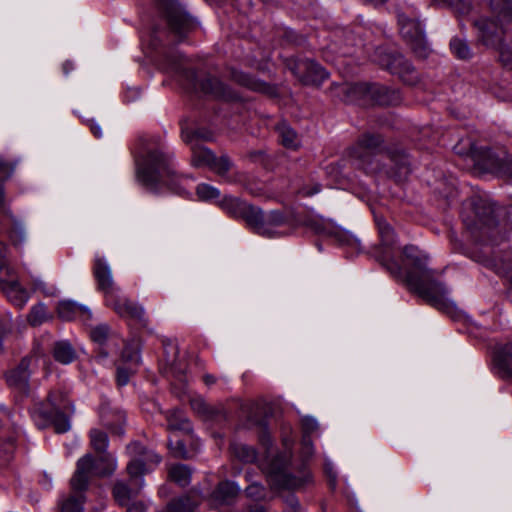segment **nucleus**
Returning a JSON list of instances; mask_svg holds the SVG:
<instances>
[{
	"instance_id": "2eb2a0df",
	"label": "nucleus",
	"mask_w": 512,
	"mask_h": 512,
	"mask_svg": "<svg viewBox=\"0 0 512 512\" xmlns=\"http://www.w3.org/2000/svg\"><path fill=\"white\" fill-rule=\"evenodd\" d=\"M253 217L251 228L259 235L266 237L276 236V228L285 223V216L278 210H272L268 213H263L260 208H256Z\"/></svg>"
},
{
	"instance_id": "052dcab7",
	"label": "nucleus",
	"mask_w": 512,
	"mask_h": 512,
	"mask_svg": "<svg viewBox=\"0 0 512 512\" xmlns=\"http://www.w3.org/2000/svg\"><path fill=\"white\" fill-rule=\"evenodd\" d=\"M387 266V268L390 270V272L392 274H395V275H399L400 272H401V269L399 267V265L395 262H392L391 265L390 264H385Z\"/></svg>"
},
{
	"instance_id": "423d86ee",
	"label": "nucleus",
	"mask_w": 512,
	"mask_h": 512,
	"mask_svg": "<svg viewBox=\"0 0 512 512\" xmlns=\"http://www.w3.org/2000/svg\"><path fill=\"white\" fill-rule=\"evenodd\" d=\"M72 412L73 407L66 395L62 391H52L47 403L35 409L33 418L41 428L51 424L57 433H65L70 429L69 414Z\"/></svg>"
},
{
	"instance_id": "49530a36",
	"label": "nucleus",
	"mask_w": 512,
	"mask_h": 512,
	"mask_svg": "<svg viewBox=\"0 0 512 512\" xmlns=\"http://www.w3.org/2000/svg\"><path fill=\"white\" fill-rule=\"evenodd\" d=\"M10 238L14 245H19V244L23 243L24 240L26 239L25 229L20 222H18V221L14 222V226L10 233Z\"/></svg>"
},
{
	"instance_id": "39448f33",
	"label": "nucleus",
	"mask_w": 512,
	"mask_h": 512,
	"mask_svg": "<svg viewBox=\"0 0 512 512\" xmlns=\"http://www.w3.org/2000/svg\"><path fill=\"white\" fill-rule=\"evenodd\" d=\"M127 453L131 457L127 465L131 487L123 481H117L113 488L114 498L122 506H127L130 500L137 496L144 485L142 476L161 461L158 454L147 450L138 442L128 445Z\"/></svg>"
},
{
	"instance_id": "69168bd1",
	"label": "nucleus",
	"mask_w": 512,
	"mask_h": 512,
	"mask_svg": "<svg viewBox=\"0 0 512 512\" xmlns=\"http://www.w3.org/2000/svg\"><path fill=\"white\" fill-rule=\"evenodd\" d=\"M288 502H289V504H290L292 507H294V506L298 505L297 500H296L293 496H290V497L288 498Z\"/></svg>"
},
{
	"instance_id": "8fccbe9b",
	"label": "nucleus",
	"mask_w": 512,
	"mask_h": 512,
	"mask_svg": "<svg viewBox=\"0 0 512 512\" xmlns=\"http://www.w3.org/2000/svg\"><path fill=\"white\" fill-rule=\"evenodd\" d=\"M307 226H309L312 230H314L318 234H329L330 227L329 224L324 222L322 219H313L307 222Z\"/></svg>"
},
{
	"instance_id": "5701e85b",
	"label": "nucleus",
	"mask_w": 512,
	"mask_h": 512,
	"mask_svg": "<svg viewBox=\"0 0 512 512\" xmlns=\"http://www.w3.org/2000/svg\"><path fill=\"white\" fill-rule=\"evenodd\" d=\"M380 63L392 74L399 75L405 81V76L413 71L411 64L402 55H386Z\"/></svg>"
},
{
	"instance_id": "7c9ffc66",
	"label": "nucleus",
	"mask_w": 512,
	"mask_h": 512,
	"mask_svg": "<svg viewBox=\"0 0 512 512\" xmlns=\"http://www.w3.org/2000/svg\"><path fill=\"white\" fill-rule=\"evenodd\" d=\"M198 506V501L191 496H185L170 502L164 509L159 512H194Z\"/></svg>"
},
{
	"instance_id": "20e7f679",
	"label": "nucleus",
	"mask_w": 512,
	"mask_h": 512,
	"mask_svg": "<svg viewBox=\"0 0 512 512\" xmlns=\"http://www.w3.org/2000/svg\"><path fill=\"white\" fill-rule=\"evenodd\" d=\"M93 275L97 289L103 293L104 303L121 318L135 320L141 323L146 321L143 306L124 296L113 279L112 269L107 261L96 255L93 264Z\"/></svg>"
},
{
	"instance_id": "aec40b11",
	"label": "nucleus",
	"mask_w": 512,
	"mask_h": 512,
	"mask_svg": "<svg viewBox=\"0 0 512 512\" xmlns=\"http://www.w3.org/2000/svg\"><path fill=\"white\" fill-rule=\"evenodd\" d=\"M366 89L371 98L379 105H395L401 99L397 91L391 90L385 86L371 84L366 85Z\"/></svg>"
},
{
	"instance_id": "f8f14e48",
	"label": "nucleus",
	"mask_w": 512,
	"mask_h": 512,
	"mask_svg": "<svg viewBox=\"0 0 512 512\" xmlns=\"http://www.w3.org/2000/svg\"><path fill=\"white\" fill-rule=\"evenodd\" d=\"M382 143L383 139L380 135L364 134L351 147L349 156L358 168L368 169Z\"/></svg>"
},
{
	"instance_id": "f704fd0d",
	"label": "nucleus",
	"mask_w": 512,
	"mask_h": 512,
	"mask_svg": "<svg viewBox=\"0 0 512 512\" xmlns=\"http://www.w3.org/2000/svg\"><path fill=\"white\" fill-rule=\"evenodd\" d=\"M89 435L92 448L98 453L106 452L109 443L107 434L101 430L92 429Z\"/></svg>"
},
{
	"instance_id": "6e6d98bb",
	"label": "nucleus",
	"mask_w": 512,
	"mask_h": 512,
	"mask_svg": "<svg viewBox=\"0 0 512 512\" xmlns=\"http://www.w3.org/2000/svg\"><path fill=\"white\" fill-rule=\"evenodd\" d=\"M303 425H304L305 429L309 432L314 431L315 429H317V426H318L316 420L313 418H305L303 420Z\"/></svg>"
},
{
	"instance_id": "393cba45",
	"label": "nucleus",
	"mask_w": 512,
	"mask_h": 512,
	"mask_svg": "<svg viewBox=\"0 0 512 512\" xmlns=\"http://www.w3.org/2000/svg\"><path fill=\"white\" fill-rule=\"evenodd\" d=\"M54 359L63 364L68 365L76 358V351L73 346L66 340L58 341L52 349Z\"/></svg>"
},
{
	"instance_id": "37998d69",
	"label": "nucleus",
	"mask_w": 512,
	"mask_h": 512,
	"mask_svg": "<svg viewBox=\"0 0 512 512\" xmlns=\"http://www.w3.org/2000/svg\"><path fill=\"white\" fill-rule=\"evenodd\" d=\"M13 167L0 157V207L4 205V190L2 184L12 175Z\"/></svg>"
},
{
	"instance_id": "bf43d9fd",
	"label": "nucleus",
	"mask_w": 512,
	"mask_h": 512,
	"mask_svg": "<svg viewBox=\"0 0 512 512\" xmlns=\"http://www.w3.org/2000/svg\"><path fill=\"white\" fill-rule=\"evenodd\" d=\"M320 191V187L319 186H315V188L313 190L311 189H307V188H303L300 193L305 196V197H308V196H312L316 193H318Z\"/></svg>"
},
{
	"instance_id": "c9c22d12",
	"label": "nucleus",
	"mask_w": 512,
	"mask_h": 512,
	"mask_svg": "<svg viewBox=\"0 0 512 512\" xmlns=\"http://www.w3.org/2000/svg\"><path fill=\"white\" fill-rule=\"evenodd\" d=\"M452 53L459 59H469L472 55L471 49L465 39L455 37L450 42Z\"/></svg>"
},
{
	"instance_id": "7ed1b4c3",
	"label": "nucleus",
	"mask_w": 512,
	"mask_h": 512,
	"mask_svg": "<svg viewBox=\"0 0 512 512\" xmlns=\"http://www.w3.org/2000/svg\"><path fill=\"white\" fill-rule=\"evenodd\" d=\"M404 256L411 260L415 270H410L405 275V282L409 289L432 306L445 310L450 307L451 301L448 290L441 282L432 277V271L425 265L426 257L419 254L415 246H405Z\"/></svg>"
},
{
	"instance_id": "bb28decb",
	"label": "nucleus",
	"mask_w": 512,
	"mask_h": 512,
	"mask_svg": "<svg viewBox=\"0 0 512 512\" xmlns=\"http://www.w3.org/2000/svg\"><path fill=\"white\" fill-rule=\"evenodd\" d=\"M240 487L232 481L219 483L214 491V497L221 502L228 503L232 501L240 492Z\"/></svg>"
},
{
	"instance_id": "c756f323",
	"label": "nucleus",
	"mask_w": 512,
	"mask_h": 512,
	"mask_svg": "<svg viewBox=\"0 0 512 512\" xmlns=\"http://www.w3.org/2000/svg\"><path fill=\"white\" fill-rule=\"evenodd\" d=\"M277 132L279 139L283 146L290 149H295L299 145L297 133L285 122L277 125Z\"/></svg>"
},
{
	"instance_id": "603ef678",
	"label": "nucleus",
	"mask_w": 512,
	"mask_h": 512,
	"mask_svg": "<svg viewBox=\"0 0 512 512\" xmlns=\"http://www.w3.org/2000/svg\"><path fill=\"white\" fill-rule=\"evenodd\" d=\"M136 368L128 366V368L118 367L117 382L120 386H124L129 382L130 375L134 373Z\"/></svg>"
},
{
	"instance_id": "72a5a7b5",
	"label": "nucleus",
	"mask_w": 512,
	"mask_h": 512,
	"mask_svg": "<svg viewBox=\"0 0 512 512\" xmlns=\"http://www.w3.org/2000/svg\"><path fill=\"white\" fill-rule=\"evenodd\" d=\"M84 495H70L59 501L60 512H83Z\"/></svg>"
},
{
	"instance_id": "680f3d73",
	"label": "nucleus",
	"mask_w": 512,
	"mask_h": 512,
	"mask_svg": "<svg viewBox=\"0 0 512 512\" xmlns=\"http://www.w3.org/2000/svg\"><path fill=\"white\" fill-rule=\"evenodd\" d=\"M203 380L204 382L207 384V385H211V384H214L215 383V378L214 376L210 375V374H206L203 376Z\"/></svg>"
},
{
	"instance_id": "412c9836",
	"label": "nucleus",
	"mask_w": 512,
	"mask_h": 512,
	"mask_svg": "<svg viewBox=\"0 0 512 512\" xmlns=\"http://www.w3.org/2000/svg\"><path fill=\"white\" fill-rule=\"evenodd\" d=\"M57 314L59 318L65 321H70L77 315L82 316L85 320L92 318V313L89 308L67 300L58 303Z\"/></svg>"
},
{
	"instance_id": "6ab92c4d",
	"label": "nucleus",
	"mask_w": 512,
	"mask_h": 512,
	"mask_svg": "<svg viewBox=\"0 0 512 512\" xmlns=\"http://www.w3.org/2000/svg\"><path fill=\"white\" fill-rule=\"evenodd\" d=\"M186 63L187 59L180 54L168 55L165 59L164 69L185 78L189 85L196 89V74L194 71L186 68Z\"/></svg>"
},
{
	"instance_id": "473e14b6",
	"label": "nucleus",
	"mask_w": 512,
	"mask_h": 512,
	"mask_svg": "<svg viewBox=\"0 0 512 512\" xmlns=\"http://www.w3.org/2000/svg\"><path fill=\"white\" fill-rule=\"evenodd\" d=\"M231 453L244 463H253L257 459L256 450L244 443H233L231 445Z\"/></svg>"
},
{
	"instance_id": "de8ad7c7",
	"label": "nucleus",
	"mask_w": 512,
	"mask_h": 512,
	"mask_svg": "<svg viewBox=\"0 0 512 512\" xmlns=\"http://www.w3.org/2000/svg\"><path fill=\"white\" fill-rule=\"evenodd\" d=\"M169 449L171 450L172 454L175 457L178 458H188L189 454L185 449L184 442L182 440H176L173 442L172 440H169L168 443Z\"/></svg>"
},
{
	"instance_id": "9b49d317",
	"label": "nucleus",
	"mask_w": 512,
	"mask_h": 512,
	"mask_svg": "<svg viewBox=\"0 0 512 512\" xmlns=\"http://www.w3.org/2000/svg\"><path fill=\"white\" fill-rule=\"evenodd\" d=\"M398 23L401 35L410 45L413 52L418 57H427L428 47L420 23L404 13H398Z\"/></svg>"
},
{
	"instance_id": "58836bf2",
	"label": "nucleus",
	"mask_w": 512,
	"mask_h": 512,
	"mask_svg": "<svg viewBox=\"0 0 512 512\" xmlns=\"http://www.w3.org/2000/svg\"><path fill=\"white\" fill-rule=\"evenodd\" d=\"M232 167V163L227 156L215 157L213 163H211L209 169L215 172L218 176L230 180L227 177V173Z\"/></svg>"
},
{
	"instance_id": "4be33fe9",
	"label": "nucleus",
	"mask_w": 512,
	"mask_h": 512,
	"mask_svg": "<svg viewBox=\"0 0 512 512\" xmlns=\"http://www.w3.org/2000/svg\"><path fill=\"white\" fill-rule=\"evenodd\" d=\"M199 89L204 94L211 95L219 99L229 100L234 97L226 85L215 77H207L202 80Z\"/></svg>"
},
{
	"instance_id": "5fc2aeb1",
	"label": "nucleus",
	"mask_w": 512,
	"mask_h": 512,
	"mask_svg": "<svg viewBox=\"0 0 512 512\" xmlns=\"http://www.w3.org/2000/svg\"><path fill=\"white\" fill-rule=\"evenodd\" d=\"M34 289L42 291L46 296H54L56 294L54 287H47V284L40 279L35 280Z\"/></svg>"
},
{
	"instance_id": "3c124183",
	"label": "nucleus",
	"mask_w": 512,
	"mask_h": 512,
	"mask_svg": "<svg viewBox=\"0 0 512 512\" xmlns=\"http://www.w3.org/2000/svg\"><path fill=\"white\" fill-rule=\"evenodd\" d=\"M443 2L447 3L449 6L453 7V9L461 14H467L470 11V3L466 2L464 0H442Z\"/></svg>"
},
{
	"instance_id": "f3484780",
	"label": "nucleus",
	"mask_w": 512,
	"mask_h": 512,
	"mask_svg": "<svg viewBox=\"0 0 512 512\" xmlns=\"http://www.w3.org/2000/svg\"><path fill=\"white\" fill-rule=\"evenodd\" d=\"M220 206L232 217L244 219L249 226H251L257 208L232 196H225L220 201Z\"/></svg>"
},
{
	"instance_id": "ea45409f",
	"label": "nucleus",
	"mask_w": 512,
	"mask_h": 512,
	"mask_svg": "<svg viewBox=\"0 0 512 512\" xmlns=\"http://www.w3.org/2000/svg\"><path fill=\"white\" fill-rule=\"evenodd\" d=\"M111 335V329L107 324L96 325L90 330V337L92 341L99 345H103Z\"/></svg>"
},
{
	"instance_id": "a211bd4d",
	"label": "nucleus",
	"mask_w": 512,
	"mask_h": 512,
	"mask_svg": "<svg viewBox=\"0 0 512 512\" xmlns=\"http://www.w3.org/2000/svg\"><path fill=\"white\" fill-rule=\"evenodd\" d=\"M13 272L9 275L2 274L0 287L7 298L17 307L22 308L30 298L26 289L22 288L17 280L12 278Z\"/></svg>"
},
{
	"instance_id": "e2e57ef3",
	"label": "nucleus",
	"mask_w": 512,
	"mask_h": 512,
	"mask_svg": "<svg viewBox=\"0 0 512 512\" xmlns=\"http://www.w3.org/2000/svg\"><path fill=\"white\" fill-rule=\"evenodd\" d=\"M249 512H265L264 508L260 505H254L250 507Z\"/></svg>"
},
{
	"instance_id": "ddd939ff",
	"label": "nucleus",
	"mask_w": 512,
	"mask_h": 512,
	"mask_svg": "<svg viewBox=\"0 0 512 512\" xmlns=\"http://www.w3.org/2000/svg\"><path fill=\"white\" fill-rule=\"evenodd\" d=\"M472 208L473 215L463 213V222L468 229L488 230L495 225V209L491 203L482 199L473 200Z\"/></svg>"
},
{
	"instance_id": "13d9d810",
	"label": "nucleus",
	"mask_w": 512,
	"mask_h": 512,
	"mask_svg": "<svg viewBox=\"0 0 512 512\" xmlns=\"http://www.w3.org/2000/svg\"><path fill=\"white\" fill-rule=\"evenodd\" d=\"M89 125H90V129H91L92 133L96 137L100 138L102 136V130H101L100 126L97 123H95L93 120L90 121Z\"/></svg>"
},
{
	"instance_id": "338daca9",
	"label": "nucleus",
	"mask_w": 512,
	"mask_h": 512,
	"mask_svg": "<svg viewBox=\"0 0 512 512\" xmlns=\"http://www.w3.org/2000/svg\"><path fill=\"white\" fill-rule=\"evenodd\" d=\"M69 66H70V69H72V66H71L70 63L67 62V63L64 64L63 68L65 70V73H68Z\"/></svg>"
},
{
	"instance_id": "79ce46f5",
	"label": "nucleus",
	"mask_w": 512,
	"mask_h": 512,
	"mask_svg": "<svg viewBox=\"0 0 512 512\" xmlns=\"http://www.w3.org/2000/svg\"><path fill=\"white\" fill-rule=\"evenodd\" d=\"M196 193L197 196L204 201L217 199L220 196V191L217 188L205 183L197 186Z\"/></svg>"
},
{
	"instance_id": "f257e3e1",
	"label": "nucleus",
	"mask_w": 512,
	"mask_h": 512,
	"mask_svg": "<svg viewBox=\"0 0 512 512\" xmlns=\"http://www.w3.org/2000/svg\"><path fill=\"white\" fill-rule=\"evenodd\" d=\"M137 180L153 192L160 191L166 186L172 192L182 194L185 192L182 183L189 178L176 174L171 157L162 145L157 144L145 148L137 160Z\"/></svg>"
},
{
	"instance_id": "0e129e2a",
	"label": "nucleus",
	"mask_w": 512,
	"mask_h": 512,
	"mask_svg": "<svg viewBox=\"0 0 512 512\" xmlns=\"http://www.w3.org/2000/svg\"><path fill=\"white\" fill-rule=\"evenodd\" d=\"M192 406L194 409H197L199 412H202V407L204 406V403H202L201 401H195L193 402Z\"/></svg>"
},
{
	"instance_id": "f03ea898",
	"label": "nucleus",
	"mask_w": 512,
	"mask_h": 512,
	"mask_svg": "<svg viewBox=\"0 0 512 512\" xmlns=\"http://www.w3.org/2000/svg\"><path fill=\"white\" fill-rule=\"evenodd\" d=\"M490 12L499 23L487 16L474 21L477 39L500 54L501 61L512 67V31L504 25L512 20V0H488Z\"/></svg>"
},
{
	"instance_id": "2f4dec72",
	"label": "nucleus",
	"mask_w": 512,
	"mask_h": 512,
	"mask_svg": "<svg viewBox=\"0 0 512 512\" xmlns=\"http://www.w3.org/2000/svg\"><path fill=\"white\" fill-rule=\"evenodd\" d=\"M192 471L184 464L173 465L169 469V477L181 487L187 486L191 481Z\"/></svg>"
},
{
	"instance_id": "774afa93",
	"label": "nucleus",
	"mask_w": 512,
	"mask_h": 512,
	"mask_svg": "<svg viewBox=\"0 0 512 512\" xmlns=\"http://www.w3.org/2000/svg\"><path fill=\"white\" fill-rule=\"evenodd\" d=\"M470 206H472V202L470 203ZM470 208H471V211L465 212V213H466V214H468V215L473 214V212H472V211H473V208H472V207H470Z\"/></svg>"
},
{
	"instance_id": "09e8293b",
	"label": "nucleus",
	"mask_w": 512,
	"mask_h": 512,
	"mask_svg": "<svg viewBox=\"0 0 512 512\" xmlns=\"http://www.w3.org/2000/svg\"><path fill=\"white\" fill-rule=\"evenodd\" d=\"M245 494L253 500H260L264 497V487L258 483H252L245 489Z\"/></svg>"
},
{
	"instance_id": "b1692460",
	"label": "nucleus",
	"mask_w": 512,
	"mask_h": 512,
	"mask_svg": "<svg viewBox=\"0 0 512 512\" xmlns=\"http://www.w3.org/2000/svg\"><path fill=\"white\" fill-rule=\"evenodd\" d=\"M495 362L501 377L512 380V343H508L497 352Z\"/></svg>"
},
{
	"instance_id": "0eeeda50",
	"label": "nucleus",
	"mask_w": 512,
	"mask_h": 512,
	"mask_svg": "<svg viewBox=\"0 0 512 512\" xmlns=\"http://www.w3.org/2000/svg\"><path fill=\"white\" fill-rule=\"evenodd\" d=\"M100 454L96 460L91 454H86L77 461L76 471L70 481L74 492L86 490L91 475L109 476L116 470V459L105 452Z\"/></svg>"
},
{
	"instance_id": "e433bc0d",
	"label": "nucleus",
	"mask_w": 512,
	"mask_h": 512,
	"mask_svg": "<svg viewBox=\"0 0 512 512\" xmlns=\"http://www.w3.org/2000/svg\"><path fill=\"white\" fill-rule=\"evenodd\" d=\"M49 319L47 307L43 303L34 305L28 315V322L32 326H39Z\"/></svg>"
},
{
	"instance_id": "a878e982",
	"label": "nucleus",
	"mask_w": 512,
	"mask_h": 512,
	"mask_svg": "<svg viewBox=\"0 0 512 512\" xmlns=\"http://www.w3.org/2000/svg\"><path fill=\"white\" fill-rule=\"evenodd\" d=\"M192 164L196 167H210L216 157L214 153L202 144L194 143L191 145Z\"/></svg>"
},
{
	"instance_id": "1a4fd4ad",
	"label": "nucleus",
	"mask_w": 512,
	"mask_h": 512,
	"mask_svg": "<svg viewBox=\"0 0 512 512\" xmlns=\"http://www.w3.org/2000/svg\"><path fill=\"white\" fill-rule=\"evenodd\" d=\"M289 456L287 454L278 455L265 468L268 482L274 490H294L304 485L309 480V473L301 472L300 476L292 475L288 472L287 466Z\"/></svg>"
},
{
	"instance_id": "c03bdc74",
	"label": "nucleus",
	"mask_w": 512,
	"mask_h": 512,
	"mask_svg": "<svg viewBox=\"0 0 512 512\" xmlns=\"http://www.w3.org/2000/svg\"><path fill=\"white\" fill-rule=\"evenodd\" d=\"M232 77L237 83H239L242 86L248 87L253 90H257L260 88V84H258L249 75L243 72L233 71Z\"/></svg>"
},
{
	"instance_id": "864d4df0",
	"label": "nucleus",
	"mask_w": 512,
	"mask_h": 512,
	"mask_svg": "<svg viewBox=\"0 0 512 512\" xmlns=\"http://www.w3.org/2000/svg\"><path fill=\"white\" fill-rule=\"evenodd\" d=\"M497 170L503 175L512 177V158L510 156H505L500 159L497 165Z\"/></svg>"
},
{
	"instance_id": "a18cd8bd",
	"label": "nucleus",
	"mask_w": 512,
	"mask_h": 512,
	"mask_svg": "<svg viewBox=\"0 0 512 512\" xmlns=\"http://www.w3.org/2000/svg\"><path fill=\"white\" fill-rule=\"evenodd\" d=\"M212 139V133L205 129H197L191 135L185 137V141L190 145L194 143L201 144V141H208Z\"/></svg>"
},
{
	"instance_id": "4c0bfd02",
	"label": "nucleus",
	"mask_w": 512,
	"mask_h": 512,
	"mask_svg": "<svg viewBox=\"0 0 512 512\" xmlns=\"http://www.w3.org/2000/svg\"><path fill=\"white\" fill-rule=\"evenodd\" d=\"M376 224L379 230L381 240L385 246H391L395 243L394 231L390 224L383 218H376Z\"/></svg>"
},
{
	"instance_id": "dca6fc26",
	"label": "nucleus",
	"mask_w": 512,
	"mask_h": 512,
	"mask_svg": "<svg viewBox=\"0 0 512 512\" xmlns=\"http://www.w3.org/2000/svg\"><path fill=\"white\" fill-rule=\"evenodd\" d=\"M293 74L306 85H319L328 78V73L312 60H300L291 67Z\"/></svg>"
},
{
	"instance_id": "9d476101",
	"label": "nucleus",
	"mask_w": 512,
	"mask_h": 512,
	"mask_svg": "<svg viewBox=\"0 0 512 512\" xmlns=\"http://www.w3.org/2000/svg\"><path fill=\"white\" fill-rule=\"evenodd\" d=\"M17 438L18 430L10 413L0 407V468L8 466L12 461Z\"/></svg>"
},
{
	"instance_id": "6e6552de",
	"label": "nucleus",
	"mask_w": 512,
	"mask_h": 512,
	"mask_svg": "<svg viewBox=\"0 0 512 512\" xmlns=\"http://www.w3.org/2000/svg\"><path fill=\"white\" fill-rule=\"evenodd\" d=\"M40 361L46 365L48 358L40 345L36 344L31 354L24 357L16 368L7 373L6 381L9 387L20 395H27L30 375Z\"/></svg>"
},
{
	"instance_id": "4468645a",
	"label": "nucleus",
	"mask_w": 512,
	"mask_h": 512,
	"mask_svg": "<svg viewBox=\"0 0 512 512\" xmlns=\"http://www.w3.org/2000/svg\"><path fill=\"white\" fill-rule=\"evenodd\" d=\"M166 17L171 29L179 36H184L192 27L189 16L175 0H156Z\"/></svg>"
},
{
	"instance_id": "a19ab883",
	"label": "nucleus",
	"mask_w": 512,
	"mask_h": 512,
	"mask_svg": "<svg viewBox=\"0 0 512 512\" xmlns=\"http://www.w3.org/2000/svg\"><path fill=\"white\" fill-rule=\"evenodd\" d=\"M391 161L394 163L396 171L393 175L399 179L406 177L410 172L409 163L405 155H393Z\"/></svg>"
},
{
	"instance_id": "c85d7f7f",
	"label": "nucleus",
	"mask_w": 512,
	"mask_h": 512,
	"mask_svg": "<svg viewBox=\"0 0 512 512\" xmlns=\"http://www.w3.org/2000/svg\"><path fill=\"white\" fill-rule=\"evenodd\" d=\"M121 358L128 366L137 368L141 362L139 342L134 340L127 343L122 351Z\"/></svg>"
},
{
	"instance_id": "cd10ccee",
	"label": "nucleus",
	"mask_w": 512,
	"mask_h": 512,
	"mask_svg": "<svg viewBox=\"0 0 512 512\" xmlns=\"http://www.w3.org/2000/svg\"><path fill=\"white\" fill-rule=\"evenodd\" d=\"M166 419L170 430L182 431L185 433H190L192 431L190 421L179 410L169 412Z\"/></svg>"
},
{
	"instance_id": "4d7b16f0",
	"label": "nucleus",
	"mask_w": 512,
	"mask_h": 512,
	"mask_svg": "<svg viewBox=\"0 0 512 512\" xmlns=\"http://www.w3.org/2000/svg\"><path fill=\"white\" fill-rule=\"evenodd\" d=\"M126 512H145V507L141 502L133 503L128 506Z\"/></svg>"
}]
</instances>
